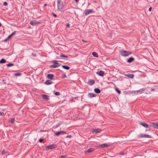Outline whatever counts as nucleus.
I'll list each match as a JSON object with an SVG mask.
<instances>
[{
    "instance_id": "nucleus-30",
    "label": "nucleus",
    "mask_w": 158,
    "mask_h": 158,
    "mask_svg": "<svg viewBox=\"0 0 158 158\" xmlns=\"http://www.w3.org/2000/svg\"><path fill=\"white\" fill-rule=\"evenodd\" d=\"M15 119L14 118H11L10 120L11 123H14L15 122Z\"/></svg>"
},
{
    "instance_id": "nucleus-10",
    "label": "nucleus",
    "mask_w": 158,
    "mask_h": 158,
    "mask_svg": "<svg viewBox=\"0 0 158 158\" xmlns=\"http://www.w3.org/2000/svg\"><path fill=\"white\" fill-rule=\"evenodd\" d=\"M96 73L101 76H103L104 75V72L103 71L101 70L99 72H96Z\"/></svg>"
},
{
    "instance_id": "nucleus-45",
    "label": "nucleus",
    "mask_w": 158,
    "mask_h": 158,
    "mask_svg": "<svg viewBox=\"0 0 158 158\" xmlns=\"http://www.w3.org/2000/svg\"><path fill=\"white\" fill-rule=\"evenodd\" d=\"M152 10V7H150L148 10L150 11Z\"/></svg>"
},
{
    "instance_id": "nucleus-31",
    "label": "nucleus",
    "mask_w": 158,
    "mask_h": 158,
    "mask_svg": "<svg viewBox=\"0 0 158 158\" xmlns=\"http://www.w3.org/2000/svg\"><path fill=\"white\" fill-rule=\"evenodd\" d=\"M143 136H144V134H140L138 135V137H140V138H142V137H143Z\"/></svg>"
},
{
    "instance_id": "nucleus-11",
    "label": "nucleus",
    "mask_w": 158,
    "mask_h": 158,
    "mask_svg": "<svg viewBox=\"0 0 158 158\" xmlns=\"http://www.w3.org/2000/svg\"><path fill=\"white\" fill-rule=\"evenodd\" d=\"M151 124L152 126L154 128L158 129V123H151Z\"/></svg>"
},
{
    "instance_id": "nucleus-25",
    "label": "nucleus",
    "mask_w": 158,
    "mask_h": 158,
    "mask_svg": "<svg viewBox=\"0 0 158 158\" xmlns=\"http://www.w3.org/2000/svg\"><path fill=\"white\" fill-rule=\"evenodd\" d=\"M143 137L146 138H151V136L148 135L147 134H144Z\"/></svg>"
},
{
    "instance_id": "nucleus-36",
    "label": "nucleus",
    "mask_w": 158,
    "mask_h": 158,
    "mask_svg": "<svg viewBox=\"0 0 158 158\" xmlns=\"http://www.w3.org/2000/svg\"><path fill=\"white\" fill-rule=\"evenodd\" d=\"M21 73H16L15 74V75L16 76H19L21 75Z\"/></svg>"
},
{
    "instance_id": "nucleus-21",
    "label": "nucleus",
    "mask_w": 158,
    "mask_h": 158,
    "mask_svg": "<svg viewBox=\"0 0 158 158\" xmlns=\"http://www.w3.org/2000/svg\"><path fill=\"white\" fill-rule=\"evenodd\" d=\"M62 67L64 69L66 70H69L70 68L69 67L66 65H63L62 66Z\"/></svg>"
},
{
    "instance_id": "nucleus-34",
    "label": "nucleus",
    "mask_w": 158,
    "mask_h": 158,
    "mask_svg": "<svg viewBox=\"0 0 158 158\" xmlns=\"http://www.w3.org/2000/svg\"><path fill=\"white\" fill-rule=\"evenodd\" d=\"M16 31H14L13 32H12L10 35L11 36H13V35H14L16 33Z\"/></svg>"
},
{
    "instance_id": "nucleus-27",
    "label": "nucleus",
    "mask_w": 158,
    "mask_h": 158,
    "mask_svg": "<svg viewBox=\"0 0 158 158\" xmlns=\"http://www.w3.org/2000/svg\"><path fill=\"white\" fill-rule=\"evenodd\" d=\"M60 56L61 57H64L66 58H68V57L67 56H65L62 53H61L60 54Z\"/></svg>"
},
{
    "instance_id": "nucleus-40",
    "label": "nucleus",
    "mask_w": 158,
    "mask_h": 158,
    "mask_svg": "<svg viewBox=\"0 0 158 158\" xmlns=\"http://www.w3.org/2000/svg\"><path fill=\"white\" fill-rule=\"evenodd\" d=\"M125 154V153H124V152H120V153H119V154L120 155H124Z\"/></svg>"
},
{
    "instance_id": "nucleus-46",
    "label": "nucleus",
    "mask_w": 158,
    "mask_h": 158,
    "mask_svg": "<svg viewBox=\"0 0 158 158\" xmlns=\"http://www.w3.org/2000/svg\"><path fill=\"white\" fill-rule=\"evenodd\" d=\"M154 89L153 88H152L151 89V91H154Z\"/></svg>"
},
{
    "instance_id": "nucleus-20",
    "label": "nucleus",
    "mask_w": 158,
    "mask_h": 158,
    "mask_svg": "<svg viewBox=\"0 0 158 158\" xmlns=\"http://www.w3.org/2000/svg\"><path fill=\"white\" fill-rule=\"evenodd\" d=\"M52 82L51 80H47L45 82V84L47 85H50L52 84Z\"/></svg>"
},
{
    "instance_id": "nucleus-33",
    "label": "nucleus",
    "mask_w": 158,
    "mask_h": 158,
    "mask_svg": "<svg viewBox=\"0 0 158 158\" xmlns=\"http://www.w3.org/2000/svg\"><path fill=\"white\" fill-rule=\"evenodd\" d=\"M55 94L57 96L59 95L60 94V93L59 92H56Z\"/></svg>"
},
{
    "instance_id": "nucleus-29",
    "label": "nucleus",
    "mask_w": 158,
    "mask_h": 158,
    "mask_svg": "<svg viewBox=\"0 0 158 158\" xmlns=\"http://www.w3.org/2000/svg\"><path fill=\"white\" fill-rule=\"evenodd\" d=\"M6 65L7 67H10L13 65V64L12 63H9L7 64Z\"/></svg>"
},
{
    "instance_id": "nucleus-7",
    "label": "nucleus",
    "mask_w": 158,
    "mask_h": 158,
    "mask_svg": "<svg viewBox=\"0 0 158 158\" xmlns=\"http://www.w3.org/2000/svg\"><path fill=\"white\" fill-rule=\"evenodd\" d=\"M92 12V10L91 9H87L85 11V15H87L88 14L91 13Z\"/></svg>"
},
{
    "instance_id": "nucleus-51",
    "label": "nucleus",
    "mask_w": 158,
    "mask_h": 158,
    "mask_svg": "<svg viewBox=\"0 0 158 158\" xmlns=\"http://www.w3.org/2000/svg\"><path fill=\"white\" fill-rule=\"evenodd\" d=\"M33 56H35V54L34 55H33Z\"/></svg>"
},
{
    "instance_id": "nucleus-5",
    "label": "nucleus",
    "mask_w": 158,
    "mask_h": 158,
    "mask_svg": "<svg viewBox=\"0 0 158 158\" xmlns=\"http://www.w3.org/2000/svg\"><path fill=\"white\" fill-rule=\"evenodd\" d=\"M56 144H52L46 146L45 147V148L46 150H48L49 149H51L55 148H56Z\"/></svg>"
},
{
    "instance_id": "nucleus-2",
    "label": "nucleus",
    "mask_w": 158,
    "mask_h": 158,
    "mask_svg": "<svg viewBox=\"0 0 158 158\" xmlns=\"http://www.w3.org/2000/svg\"><path fill=\"white\" fill-rule=\"evenodd\" d=\"M120 55L122 56H129L131 54L130 51H126L122 50L119 52Z\"/></svg>"
},
{
    "instance_id": "nucleus-26",
    "label": "nucleus",
    "mask_w": 158,
    "mask_h": 158,
    "mask_svg": "<svg viewBox=\"0 0 158 158\" xmlns=\"http://www.w3.org/2000/svg\"><path fill=\"white\" fill-rule=\"evenodd\" d=\"M101 129H97L94 130V132H99L101 131Z\"/></svg>"
},
{
    "instance_id": "nucleus-6",
    "label": "nucleus",
    "mask_w": 158,
    "mask_h": 158,
    "mask_svg": "<svg viewBox=\"0 0 158 158\" xmlns=\"http://www.w3.org/2000/svg\"><path fill=\"white\" fill-rule=\"evenodd\" d=\"M140 124L146 128H150L151 127V126L149 125L146 123L142 122L140 123Z\"/></svg>"
},
{
    "instance_id": "nucleus-41",
    "label": "nucleus",
    "mask_w": 158,
    "mask_h": 158,
    "mask_svg": "<svg viewBox=\"0 0 158 158\" xmlns=\"http://www.w3.org/2000/svg\"><path fill=\"white\" fill-rule=\"evenodd\" d=\"M52 14L53 15V16L55 17H57V15L55 14V13H52Z\"/></svg>"
},
{
    "instance_id": "nucleus-19",
    "label": "nucleus",
    "mask_w": 158,
    "mask_h": 158,
    "mask_svg": "<svg viewBox=\"0 0 158 158\" xmlns=\"http://www.w3.org/2000/svg\"><path fill=\"white\" fill-rule=\"evenodd\" d=\"M94 91L97 94H99L101 92L100 90L98 88H95Z\"/></svg>"
},
{
    "instance_id": "nucleus-53",
    "label": "nucleus",
    "mask_w": 158,
    "mask_h": 158,
    "mask_svg": "<svg viewBox=\"0 0 158 158\" xmlns=\"http://www.w3.org/2000/svg\"><path fill=\"white\" fill-rule=\"evenodd\" d=\"M64 77H66V76L65 75V76H64Z\"/></svg>"
},
{
    "instance_id": "nucleus-9",
    "label": "nucleus",
    "mask_w": 158,
    "mask_h": 158,
    "mask_svg": "<svg viewBox=\"0 0 158 158\" xmlns=\"http://www.w3.org/2000/svg\"><path fill=\"white\" fill-rule=\"evenodd\" d=\"M40 23L38 22H37L35 20L32 21H31L30 23V24L31 25H33V26L34 25H35L38 24H39Z\"/></svg>"
},
{
    "instance_id": "nucleus-14",
    "label": "nucleus",
    "mask_w": 158,
    "mask_h": 158,
    "mask_svg": "<svg viewBox=\"0 0 158 158\" xmlns=\"http://www.w3.org/2000/svg\"><path fill=\"white\" fill-rule=\"evenodd\" d=\"M94 150L95 149L94 148H89L85 152V153H89L94 151Z\"/></svg>"
},
{
    "instance_id": "nucleus-38",
    "label": "nucleus",
    "mask_w": 158,
    "mask_h": 158,
    "mask_svg": "<svg viewBox=\"0 0 158 158\" xmlns=\"http://www.w3.org/2000/svg\"><path fill=\"white\" fill-rule=\"evenodd\" d=\"M4 114L3 112H0V116H3L4 115Z\"/></svg>"
},
{
    "instance_id": "nucleus-1",
    "label": "nucleus",
    "mask_w": 158,
    "mask_h": 158,
    "mask_svg": "<svg viewBox=\"0 0 158 158\" xmlns=\"http://www.w3.org/2000/svg\"><path fill=\"white\" fill-rule=\"evenodd\" d=\"M65 2L62 0H57V6L59 10L61 12H63L65 10L64 6Z\"/></svg>"
},
{
    "instance_id": "nucleus-52",
    "label": "nucleus",
    "mask_w": 158,
    "mask_h": 158,
    "mask_svg": "<svg viewBox=\"0 0 158 158\" xmlns=\"http://www.w3.org/2000/svg\"><path fill=\"white\" fill-rule=\"evenodd\" d=\"M1 23H0V27H1Z\"/></svg>"
},
{
    "instance_id": "nucleus-12",
    "label": "nucleus",
    "mask_w": 158,
    "mask_h": 158,
    "mask_svg": "<svg viewBox=\"0 0 158 158\" xmlns=\"http://www.w3.org/2000/svg\"><path fill=\"white\" fill-rule=\"evenodd\" d=\"M47 77L48 79L52 80L53 79L54 75L52 74H49L47 75Z\"/></svg>"
},
{
    "instance_id": "nucleus-32",
    "label": "nucleus",
    "mask_w": 158,
    "mask_h": 158,
    "mask_svg": "<svg viewBox=\"0 0 158 158\" xmlns=\"http://www.w3.org/2000/svg\"><path fill=\"white\" fill-rule=\"evenodd\" d=\"M67 156L66 155H62V156H61L59 158H65V157H66Z\"/></svg>"
},
{
    "instance_id": "nucleus-24",
    "label": "nucleus",
    "mask_w": 158,
    "mask_h": 158,
    "mask_svg": "<svg viewBox=\"0 0 158 158\" xmlns=\"http://www.w3.org/2000/svg\"><path fill=\"white\" fill-rule=\"evenodd\" d=\"M92 55L94 57H98V53L96 52H93Z\"/></svg>"
},
{
    "instance_id": "nucleus-43",
    "label": "nucleus",
    "mask_w": 158,
    "mask_h": 158,
    "mask_svg": "<svg viewBox=\"0 0 158 158\" xmlns=\"http://www.w3.org/2000/svg\"><path fill=\"white\" fill-rule=\"evenodd\" d=\"M70 24L69 23H68L67 25V27H70Z\"/></svg>"
},
{
    "instance_id": "nucleus-23",
    "label": "nucleus",
    "mask_w": 158,
    "mask_h": 158,
    "mask_svg": "<svg viewBox=\"0 0 158 158\" xmlns=\"http://www.w3.org/2000/svg\"><path fill=\"white\" fill-rule=\"evenodd\" d=\"M126 76L130 78H133L134 76L132 74H127Z\"/></svg>"
},
{
    "instance_id": "nucleus-13",
    "label": "nucleus",
    "mask_w": 158,
    "mask_h": 158,
    "mask_svg": "<svg viewBox=\"0 0 158 158\" xmlns=\"http://www.w3.org/2000/svg\"><path fill=\"white\" fill-rule=\"evenodd\" d=\"M98 146L101 148H104L108 147L109 145L108 144L106 143H103V144L99 145Z\"/></svg>"
},
{
    "instance_id": "nucleus-3",
    "label": "nucleus",
    "mask_w": 158,
    "mask_h": 158,
    "mask_svg": "<svg viewBox=\"0 0 158 158\" xmlns=\"http://www.w3.org/2000/svg\"><path fill=\"white\" fill-rule=\"evenodd\" d=\"M52 63L53 64L50 66V68H57L59 67L60 64L57 62V61L56 60L53 61Z\"/></svg>"
},
{
    "instance_id": "nucleus-55",
    "label": "nucleus",
    "mask_w": 158,
    "mask_h": 158,
    "mask_svg": "<svg viewBox=\"0 0 158 158\" xmlns=\"http://www.w3.org/2000/svg\"><path fill=\"white\" fill-rule=\"evenodd\" d=\"M4 84H6L5 82L4 83Z\"/></svg>"
},
{
    "instance_id": "nucleus-44",
    "label": "nucleus",
    "mask_w": 158,
    "mask_h": 158,
    "mask_svg": "<svg viewBox=\"0 0 158 158\" xmlns=\"http://www.w3.org/2000/svg\"><path fill=\"white\" fill-rule=\"evenodd\" d=\"M11 36L10 35L8 37V38H7V39H9L11 37Z\"/></svg>"
},
{
    "instance_id": "nucleus-28",
    "label": "nucleus",
    "mask_w": 158,
    "mask_h": 158,
    "mask_svg": "<svg viewBox=\"0 0 158 158\" xmlns=\"http://www.w3.org/2000/svg\"><path fill=\"white\" fill-rule=\"evenodd\" d=\"M115 90L116 92L118 94H120L121 93V91L117 88L115 89Z\"/></svg>"
},
{
    "instance_id": "nucleus-50",
    "label": "nucleus",
    "mask_w": 158,
    "mask_h": 158,
    "mask_svg": "<svg viewBox=\"0 0 158 158\" xmlns=\"http://www.w3.org/2000/svg\"><path fill=\"white\" fill-rule=\"evenodd\" d=\"M82 41H83V42H87V41H85V40H82Z\"/></svg>"
},
{
    "instance_id": "nucleus-17",
    "label": "nucleus",
    "mask_w": 158,
    "mask_h": 158,
    "mask_svg": "<svg viewBox=\"0 0 158 158\" xmlns=\"http://www.w3.org/2000/svg\"><path fill=\"white\" fill-rule=\"evenodd\" d=\"M42 97L43 99L46 100H49V96L43 94L42 95Z\"/></svg>"
},
{
    "instance_id": "nucleus-37",
    "label": "nucleus",
    "mask_w": 158,
    "mask_h": 158,
    "mask_svg": "<svg viewBox=\"0 0 158 158\" xmlns=\"http://www.w3.org/2000/svg\"><path fill=\"white\" fill-rule=\"evenodd\" d=\"M3 5L5 6H6L8 5V3L6 2H4Z\"/></svg>"
},
{
    "instance_id": "nucleus-15",
    "label": "nucleus",
    "mask_w": 158,
    "mask_h": 158,
    "mask_svg": "<svg viewBox=\"0 0 158 158\" xmlns=\"http://www.w3.org/2000/svg\"><path fill=\"white\" fill-rule=\"evenodd\" d=\"M88 83L89 85H92L95 83V81L94 80H90L89 81Z\"/></svg>"
},
{
    "instance_id": "nucleus-49",
    "label": "nucleus",
    "mask_w": 158,
    "mask_h": 158,
    "mask_svg": "<svg viewBox=\"0 0 158 158\" xmlns=\"http://www.w3.org/2000/svg\"><path fill=\"white\" fill-rule=\"evenodd\" d=\"M47 5V4H45L44 5V7H45Z\"/></svg>"
},
{
    "instance_id": "nucleus-18",
    "label": "nucleus",
    "mask_w": 158,
    "mask_h": 158,
    "mask_svg": "<svg viewBox=\"0 0 158 158\" xmlns=\"http://www.w3.org/2000/svg\"><path fill=\"white\" fill-rule=\"evenodd\" d=\"M95 96L96 95L94 93H89L88 94V97L90 98Z\"/></svg>"
},
{
    "instance_id": "nucleus-48",
    "label": "nucleus",
    "mask_w": 158,
    "mask_h": 158,
    "mask_svg": "<svg viewBox=\"0 0 158 158\" xmlns=\"http://www.w3.org/2000/svg\"><path fill=\"white\" fill-rule=\"evenodd\" d=\"M8 40V39H6L5 40H4V41H7V40Z\"/></svg>"
},
{
    "instance_id": "nucleus-16",
    "label": "nucleus",
    "mask_w": 158,
    "mask_h": 158,
    "mask_svg": "<svg viewBox=\"0 0 158 158\" xmlns=\"http://www.w3.org/2000/svg\"><path fill=\"white\" fill-rule=\"evenodd\" d=\"M135 59L134 58L131 57L127 59V61L128 63H130L133 61Z\"/></svg>"
},
{
    "instance_id": "nucleus-4",
    "label": "nucleus",
    "mask_w": 158,
    "mask_h": 158,
    "mask_svg": "<svg viewBox=\"0 0 158 158\" xmlns=\"http://www.w3.org/2000/svg\"><path fill=\"white\" fill-rule=\"evenodd\" d=\"M145 90V88H142L136 91H133L132 93L135 94H140L143 93Z\"/></svg>"
},
{
    "instance_id": "nucleus-42",
    "label": "nucleus",
    "mask_w": 158,
    "mask_h": 158,
    "mask_svg": "<svg viewBox=\"0 0 158 158\" xmlns=\"http://www.w3.org/2000/svg\"><path fill=\"white\" fill-rule=\"evenodd\" d=\"M71 137V135H68L66 136V138H70Z\"/></svg>"
},
{
    "instance_id": "nucleus-47",
    "label": "nucleus",
    "mask_w": 158,
    "mask_h": 158,
    "mask_svg": "<svg viewBox=\"0 0 158 158\" xmlns=\"http://www.w3.org/2000/svg\"><path fill=\"white\" fill-rule=\"evenodd\" d=\"M75 1L76 2H78L79 1V0H75Z\"/></svg>"
},
{
    "instance_id": "nucleus-22",
    "label": "nucleus",
    "mask_w": 158,
    "mask_h": 158,
    "mask_svg": "<svg viewBox=\"0 0 158 158\" xmlns=\"http://www.w3.org/2000/svg\"><path fill=\"white\" fill-rule=\"evenodd\" d=\"M6 62V60L2 58L0 60V64L4 63Z\"/></svg>"
},
{
    "instance_id": "nucleus-54",
    "label": "nucleus",
    "mask_w": 158,
    "mask_h": 158,
    "mask_svg": "<svg viewBox=\"0 0 158 158\" xmlns=\"http://www.w3.org/2000/svg\"><path fill=\"white\" fill-rule=\"evenodd\" d=\"M64 77H66V76L65 75V76H64Z\"/></svg>"
},
{
    "instance_id": "nucleus-35",
    "label": "nucleus",
    "mask_w": 158,
    "mask_h": 158,
    "mask_svg": "<svg viewBox=\"0 0 158 158\" xmlns=\"http://www.w3.org/2000/svg\"><path fill=\"white\" fill-rule=\"evenodd\" d=\"M1 153L2 155L5 154L6 153V151L5 150H3L2 151Z\"/></svg>"
},
{
    "instance_id": "nucleus-39",
    "label": "nucleus",
    "mask_w": 158,
    "mask_h": 158,
    "mask_svg": "<svg viewBox=\"0 0 158 158\" xmlns=\"http://www.w3.org/2000/svg\"><path fill=\"white\" fill-rule=\"evenodd\" d=\"M39 141L40 143H41L43 141V139H40L39 140Z\"/></svg>"
},
{
    "instance_id": "nucleus-8",
    "label": "nucleus",
    "mask_w": 158,
    "mask_h": 158,
    "mask_svg": "<svg viewBox=\"0 0 158 158\" xmlns=\"http://www.w3.org/2000/svg\"><path fill=\"white\" fill-rule=\"evenodd\" d=\"M66 133V132L65 131H58V132H56L55 133V135L56 136H58L61 134H64Z\"/></svg>"
}]
</instances>
